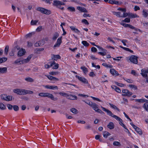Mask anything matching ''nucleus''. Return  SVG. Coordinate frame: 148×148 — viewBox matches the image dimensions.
Returning a JSON list of instances; mask_svg holds the SVG:
<instances>
[{"label": "nucleus", "instance_id": "nucleus-9", "mask_svg": "<svg viewBox=\"0 0 148 148\" xmlns=\"http://www.w3.org/2000/svg\"><path fill=\"white\" fill-rule=\"evenodd\" d=\"M76 77L79 80L84 83L86 84H88V81L84 77H81L77 75H76Z\"/></svg>", "mask_w": 148, "mask_h": 148}, {"label": "nucleus", "instance_id": "nucleus-44", "mask_svg": "<svg viewBox=\"0 0 148 148\" xmlns=\"http://www.w3.org/2000/svg\"><path fill=\"white\" fill-rule=\"evenodd\" d=\"M133 100H134L137 102H138L140 103H143L145 101V100L143 99H133Z\"/></svg>", "mask_w": 148, "mask_h": 148}, {"label": "nucleus", "instance_id": "nucleus-21", "mask_svg": "<svg viewBox=\"0 0 148 148\" xmlns=\"http://www.w3.org/2000/svg\"><path fill=\"white\" fill-rule=\"evenodd\" d=\"M45 43V41L44 40H41L39 41L38 43H36L35 45L36 46H42Z\"/></svg>", "mask_w": 148, "mask_h": 148}, {"label": "nucleus", "instance_id": "nucleus-12", "mask_svg": "<svg viewBox=\"0 0 148 148\" xmlns=\"http://www.w3.org/2000/svg\"><path fill=\"white\" fill-rule=\"evenodd\" d=\"M147 74H148V70H146L145 69H142L141 74L143 77H147L148 76Z\"/></svg>", "mask_w": 148, "mask_h": 148}, {"label": "nucleus", "instance_id": "nucleus-23", "mask_svg": "<svg viewBox=\"0 0 148 148\" xmlns=\"http://www.w3.org/2000/svg\"><path fill=\"white\" fill-rule=\"evenodd\" d=\"M101 51H103V52H99L98 53L102 56H105L106 55L107 53V51L106 49H104L102 48H101Z\"/></svg>", "mask_w": 148, "mask_h": 148}, {"label": "nucleus", "instance_id": "nucleus-62", "mask_svg": "<svg viewBox=\"0 0 148 148\" xmlns=\"http://www.w3.org/2000/svg\"><path fill=\"white\" fill-rule=\"evenodd\" d=\"M42 26H39L36 29V30L38 32H39L42 30Z\"/></svg>", "mask_w": 148, "mask_h": 148}, {"label": "nucleus", "instance_id": "nucleus-43", "mask_svg": "<svg viewBox=\"0 0 148 148\" xmlns=\"http://www.w3.org/2000/svg\"><path fill=\"white\" fill-rule=\"evenodd\" d=\"M128 16L132 18H135L137 17V15L136 14H134L132 13L129 14Z\"/></svg>", "mask_w": 148, "mask_h": 148}, {"label": "nucleus", "instance_id": "nucleus-51", "mask_svg": "<svg viewBox=\"0 0 148 148\" xmlns=\"http://www.w3.org/2000/svg\"><path fill=\"white\" fill-rule=\"evenodd\" d=\"M126 12H123V14H122V17H125L127 16H128L129 14H128L127 13H125Z\"/></svg>", "mask_w": 148, "mask_h": 148}, {"label": "nucleus", "instance_id": "nucleus-40", "mask_svg": "<svg viewBox=\"0 0 148 148\" xmlns=\"http://www.w3.org/2000/svg\"><path fill=\"white\" fill-rule=\"evenodd\" d=\"M113 145L115 146H120L121 145L120 143L118 141H114L113 143Z\"/></svg>", "mask_w": 148, "mask_h": 148}, {"label": "nucleus", "instance_id": "nucleus-36", "mask_svg": "<svg viewBox=\"0 0 148 148\" xmlns=\"http://www.w3.org/2000/svg\"><path fill=\"white\" fill-rule=\"evenodd\" d=\"M143 107L146 111H148V102L145 103L143 105Z\"/></svg>", "mask_w": 148, "mask_h": 148}, {"label": "nucleus", "instance_id": "nucleus-55", "mask_svg": "<svg viewBox=\"0 0 148 148\" xmlns=\"http://www.w3.org/2000/svg\"><path fill=\"white\" fill-rule=\"evenodd\" d=\"M82 22L84 23L86 25H88L89 24V23L85 19H84L83 20H82Z\"/></svg>", "mask_w": 148, "mask_h": 148}, {"label": "nucleus", "instance_id": "nucleus-53", "mask_svg": "<svg viewBox=\"0 0 148 148\" xmlns=\"http://www.w3.org/2000/svg\"><path fill=\"white\" fill-rule=\"evenodd\" d=\"M13 108L14 110L15 111H17L19 109V108L18 106H17L14 105L13 106Z\"/></svg>", "mask_w": 148, "mask_h": 148}, {"label": "nucleus", "instance_id": "nucleus-33", "mask_svg": "<svg viewBox=\"0 0 148 148\" xmlns=\"http://www.w3.org/2000/svg\"><path fill=\"white\" fill-rule=\"evenodd\" d=\"M0 108L1 110H4L6 108L5 106L2 103H0Z\"/></svg>", "mask_w": 148, "mask_h": 148}, {"label": "nucleus", "instance_id": "nucleus-29", "mask_svg": "<svg viewBox=\"0 0 148 148\" xmlns=\"http://www.w3.org/2000/svg\"><path fill=\"white\" fill-rule=\"evenodd\" d=\"M55 64V62H53L50 65H49L48 64H46L45 65V67L46 69H48L50 67H51L53 66L54 64Z\"/></svg>", "mask_w": 148, "mask_h": 148}, {"label": "nucleus", "instance_id": "nucleus-7", "mask_svg": "<svg viewBox=\"0 0 148 148\" xmlns=\"http://www.w3.org/2000/svg\"><path fill=\"white\" fill-rule=\"evenodd\" d=\"M129 60L130 62L134 64H137L138 63V57L136 56L132 55L130 57Z\"/></svg>", "mask_w": 148, "mask_h": 148}, {"label": "nucleus", "instance_id": "nucleus-11", "mask_svg": "<svg viewBox=\"0 0 148 148\" xmlns=\"http://www.w3.org/2000/svg\"><path fill=\"white\" fill-rule=\"evenodd\" d=\"M44 86L46 88L53 90H58V86H56L47 85L45 86Z\"/></svg>", "mask_w": 148, "mask_h": 148}, {"label": "nucleus", "instance_id": "nucleus-38", "mask_svg": "<svg viewBox=\"0 0 148 148\" xmlns=\"http://www.w3.org/2000/svg\"><path fill=\"white\" fill-rule=\"evenodd\" d=\"M110 135V134L107 132H105L103 134V136L104 137L107 138V137Z\"/></svg>", "mask_w": 148, "mask_h": 148}, {"label": "nucleus", "instance_id": "nucleus-22", "mask_svg": "<svg viewBox=\"0 0 148 148\" xmlns=\"http://www.w3.org/2000/svg\"><path fill=\"white\" fill-rule=\"evenodd\" d=\"M107 127L110 129H112L114 127V124L112 122H110L107 125Z\"/></svg>", "mask_w": 148, "mask_h": 148}, {"label": "nucleus", "instance_id": "nucleus-8", "mask_svg": "<svg viewBox=\"0 0 148 148\" xmlns=\"http://www.w3.org/2000/svg\"><path fill=\"white\" fill-rule=\"evenodd\" d=\"M122 92L123 93L122 95L123 96L130 97L132 95V92H130L127 89H123L122 90Z\"/></svg>", "mask_w": 148, "mask_h": 148}, {"label": "nucleus", "instance_id": "nucleus-24", "mask_svg": "<svg viewBox=\"0 0 148 148\" xmlns=\"http://www.w3.org/2000/svg\"><path fill=\"white\" fill-rule=\"evenodd\" d=\"M135 130L140 135H142V132L141 130L138 127L136 126V127L134 128Z\"/></svg>", "mask_w": 148, "mask_h": 148}, {"label": "nucleus", "instance_id": "nucleus-50", "mask_svg": "<svg viewBox=\"0 0 148 148\" xmlns=\"http://www.w3.org/2000/svg\"><path fill=\"white\" fill-rule=\"evenodd\" d=\"M59 73L58 71L57 72H50L49 73V74L50 75H58Z\"/></svg>", "mask_w": 148, "mask_h": 148}, {"label": "nucleus", "instance_id": "nucleus-10", "mask_svg": "<svg viewBox=\"0 0 148 148\" xmlns=\"http://www.w3.org/2000/svg\"><path fill=\"white\" fill-rule=\"evenodd\" d=\"M46 97H48L54 101H56L58 99V98L56 97L55 98L52 94L48 92H46Z\"/></svg>", "mask_w": 148, "mask_h": 148}, {"label": "nucleus", "instance_id": "nucleus-49", "mask_svg": "<svg viewBox=\"0 0 148 148\" xmlns=\"http://www.w3.org/2000/svg\"><path fill=\"white\" fill-rule=\"evenodd\" d=\"M68 9L71 12H75V8L72 7H69L68 8Z\"/></svg>", "mask_w": 148, "mask_h": 148}, {"label": "nucleus", "instance_id": "nucleus-15", "mask_svg": "<svg viewBox=\"0 0 148 148\" xmlns=\"http://www.w3.org/2000/svg\"><path fill=\"white\" fill-rule=\"evenodd\" d=\"M45 76L50 80L53 81H58L59 80L58 78L53 77L49 75H46Z\"/></svg>", "mask_w": 148, "mask_h": 148}, {"label": "nucleus", "instance_id": "nucleus-19", "mask_svg": "<svg viewBox=\"0 0 148 148\" xmlns=\"http://www.w3.org/2000/svg\"><path fill=\"white\" fill-rule=\"evenodd\" d=\"M110 72L112 75H114L118 76L119 75L118 72L114 69H111Z\"/></svg>", "mask_w": 148, "mask_h": 148}, {"label": "nucleus", "instance_id": "nucleus-48", "mask_svg": "<svg viewBox=\"0 0 148 148\" xmlns=\"http://www.w3.org/2000/svg\"><path fill=\"white\" fill-rule=\"evenodd\" d=\"M38 22V20L34 21L33 20H32L31 22V24L32 25H36Z\"/></svg>", "mask_w": 148, "mask_h": 148}, {"label": "nucleus", "instance_id": "nucleus-2", "mask_svg": "<svg viewBox=\"0 0 148 148\" xmlns=\"http://www.w3.org/2000/svg\"><path fill=\"white\" fill-rule=\"evenodd\" d=\"M101 108H102V110L106 112L108 115L111 116L112 117L115 118V119H116L118 121L121 120V119L120 117H119L118 116H116V115L113 114V113H112V112L110 110H108V109H107L106 108H104L102 106H101Z\"/></svg>", "mask_w": 148, "mask_h": 148}, {"label": "nucleus", "instance_id": "nucleus-31", "mask_svg": "<svg viewBox=\"0 0 148 148\" xmlns=\"http://www.w3.org/2000/svg\"><path fill=\"white\" fill-rule=\"evenodd\" d=\"M70 111L73 113L77 114L78 113L77 110L74 108H73L70 109Z\"/></svg>", "mask_w": 148, "mask_h": 148}, {"label": "nucleus", "instance_id": "nucleus-61", "mask_svg": "<svg viewBox=\"0 0 148 148\" xmlns=\"http://www.w3.org/2000/svg\"><path fill=\"white\" fill-rule=\"evenodd\" d=\"M33 45V43H32L29 41H28L27 42V46L28 47L32 46Z\"/></svg>", "mask_w": 148, "mask_h": 148}, {"label": "nucleus", "instance_id": "nucleus-56", "mask_svg": "<svg viewBox=\"0 0 148 148\" xmlns=\"http://www.w3.org/2000/svg\"><path fill=\"white\" fill-rule=\"evenodd\" d=\"M59 94L62 96L67 97L68 95L67 93L63 92H60L59 93Z\"/></svg>", "mask_w": 148, "mask_h": 148}, {"label": "nucleus", "instance_id": "nucleus-5", "mask_svg": "<svg viewBox=\"0 0 148 148\" xmlns=\"http://www.w3.org/2000/svg\"><path fill=\"white\" fill-rule=\"evenodd\" d=\"M36 10L40 11L41 13L47 14H50L51 11L49 10L44 9L42 8L39 7L37 8Z\"/></svg>", "mask_w": 148, "mask_h": 148}, {"label": "nucleus", "instance_id": "nucleus-52", "mask_svg": "<svg viewBox=\"0 0 148 148\" xmlns=\"http://www.w3.org/2000/svg\"><path fill=\"white\" fill-rule=\"evenodd\" d=\"M102 65L107 67H109V68H112V66L111 65H110L109 64H106L104 63H103Z\"/></svg>", "mask_w": 148, "mask_h": 148}, {"label": "nucleus", "instance_id": "nucleus-17", "mask_svg": "<svg viewBox=\"0 0 148 148\" xmlns=\"http://www.w3.org/2000/svg\"><path fill=\"white\" fill-rule=\"evenodd\" d=\"M25 49H21L19 50L18 52V56H22L25 54Z\"/></svg>", "mask_w": 148, "mask_h": 148}, {"label": "nucleus", "instance_id": "nucleus-13", "mask_svg": "<svg viewBox=\"0 0 148 148\" xmlns=\"http://www.w3.org/2000/svg\"><path fill=\"white\" fill-rule=\"evenodd\" d=\"M109 3L115 5H120L122 3L121 2H119L115 0H109Z\"/></svg>", "mask_w": 148, "mask_h": 148}, {"label": "nucleus", "instance_id": "nucleus-1", "mask_svg": "<svg viewBox=\"0 0 148 148\" xmlns=\"http://www.w3.org/2000/svg\"><path fill=\"white\" fill-rule=\"evenodd\" d=\"M13 92L14 93L19 95H24L27 94H31L33 93L32 91L21 89H14Z\"/></svg>", "mask_w": 148, "mask_h": 148}, {"label": "nucleus", "instance_id": "nucleus-41", "mask_svg": "<svg viewBox=\"0 0 148 148\" xmlns=\"http://www.w3.org/2000/svg\"><path fill=\"white\" fill-rule=\"evenodd\" d=\"M53 57L54 60H56L57 59H60L61 58L60 56L59 55H53Z\"/></svg>", "mask_w": 148, "mask_h": 148}, {"label": "nucleus", "instance_id": "nucleus-34", "mask_svg": "<svg viewBox=\"0 0 148 148\" xmlns=\"http://www.w3.org/2000/svg\"><path fill=\"white\" fill-rule=\"evenodd\" d=\"M59 36V34L57 33L56 32L55 33L53 36V40H55Z\"/></svg>", "mask_w": 148, "mask_h": 148}, {"label": "nucleus", "instance_id": "nucleus-37", "mask_svg": "<svg viewBox=\"0 0 148 148\" xmlns=\"http://www.w3.org/2000/svg\"><path fill=\"white\" fill-rule=\"evenodd\" d=\"M7 59V58H6L4 57L2 58H0V64L5 62Z\"/></svg>", "mask_w": 148, "mask_h": 148}, {"label": "nucleus", "instance_id": "nucleus-18", "mask_svg": "<svg viewBox=\"0 0 148 148\" xmlns=\"http://www.w3.org/2000/svg\"><path fill=\"white\" fill-rule=\"evenodd\" d=\"M32 56V55H29L26 59L23 60V63L25 64L28 62L30 60Z\"/></svg>", "mask_w": 148, "mask_h": 148}, {"label": "nucleus", "instance_id": "nucleus-42", "mask_svg": "<svg viewBox=\"0 0 148 148\" xmlns=\"http://www.w3.org/2000/svg\"><path fill=\"white\" fill-rule=\"evenodd\" d=\"M8 50L9 46L8 45H7L6 46L4 50V53L6 55H7L8 54Z\"/></svg>", "mask_w": 148, "mask_h": 148}, {"label": "nucleus", "instance_id": "nucleus-6", "mask_svg": "<svg viewBox=\"0 0 148 148\" xmlns=\"http://www.w3.org/2000/svg\"><path fill=\"white\" fill-rule=\"evenodd\" d=\"M90 106L92 107L93 109L96 112L99 113H102L103 112L101 110L98 108V105L96 103H93Z\"/></svg>", "mask_w": 148, "mask_h": 148}, {"label": "nucleus", "instance_id": "nucleus-64", "mask_svg": "<svg viewBox=\"0 0 148 148\" xmlns=\"http://www.w3.org/2000/svg\"><path fill=\"white\" fill-rule=\"evenodd\" d=\"M7 106L8 108L9 109L12 110V109L13 106L9 104H8Z\"/></svg>", "mask_w": 148, "mask_h": 148}, {"label": "nucleus", "instance_id": "nucleus-39", "mask_svg": "<svg viewBox=\"0 0 148 148\" xmlns=\"http://www.w3.org/2000/svg\"><path fill=\"white\" fill-rule=\"evenodd\" d=\"M109 105L110 106L112 107V108L117 110L118 111H119V108H118L117 107L112 104L110 103H109Z\"/></svg>", "mask_w": 148, "mask_h": 148}, {"label": "nucleus", "instance_id": "nucleus-30", "mask_svg": "<svg viewBox=\"0 0 148 148\" xmlns=\"http://www.w3.org/2000/svg\"><path fill=\"white\" fill-rule=\"evenodd\" d=\"M129 27L131 29H134L136 31H139L140 32H141V31L140 29L136 28L134 27H133V26L130 24L129 25Z\"/></svg>", "mask_w": 148, "mask_h": 148}, {"label": "nucleus", "instance_id": "nucleus-3", "mask_svg": "<svg viewBox=\"0 0 148 148\" xmlns=\"http://www.w3.org/2000/svg\"><path fill=\"white\" fill-rule=\"evenodd\" d=\"M53 4V6L62 10L64 9V7H61V6L65 5V3L63 2L58 0H54Z\"/></svg>", "mask_w": 148, "mask_h": 148}, {"label": "nucleus", "instance_id": "nucleus-25", "mask_svg": "<svg viewBox=\"0 0 148 148\" xmlns=\"http://www.w3.org/2000/svg\"><path fill=\"white\" fill-rule=\"evenodd\" d=\"M112 87L113 88H114L115 90L118 92L119 93L121 92V90L119 88L117 87L116 86H112Z\"/></svg>", "mask_w": 148, "mask_h": 148}, {"label": "nucleus", "instance_id": "nucleus-47", "mask_svg": "<svg viewBox=\"0 0 148 148\" xmlns=\"http://www.w3.org/2000/svg\"><path fill=\"white\" fill-rule=\"evenodd\" d=\"M46 92H41L38 95L41 97H46Z\"/></svg>", "mask_w": 148, "mask_h": 148}, {"label": "nucleus", "instance_id": "nucleus-58", "mask_svg": "<svg viewBox=\"0 0 148 148\" xmlns=\"http://www.w3.org/2000/svg\"><path fill=\"white\" fill-rule=\"evenodd\" d=\"M124 80L125 81H126L127 82L130 83H132L133 82V80H132L131 79H128L126 78L125 79H124Z\"/></svg>", "mask_w": 148, "mask_h": 148}, {"label": "nucleus", "instance_id": "nucleus-26", "mask_svg": "<svg viewBox=\"0 0 148 148\" xmlns=\"http://www.w3.org/2000/svg\"><path fill=\"white\" fill-rule=\"evenodd\" d=\"M14 63L15 64H17L19 63V64H23V60H21V59H20L16 60L14 61Z\"/></svg>", "mask_w": 148, "mask_h": 148}, {"label": "nucleus", "instance_id": "nucleus-59", "mask_svg": "<svg viewBox=\"0 0 148 148\" xmlns=\"http://www.w3.org/2000/svg\"><path fill=\"white\" fill-rule=\"evenodd\" d=\"M89 75L91 77H94L96 76V75L93 72H91L89 74Z\"/></svg>", "mask_w": 148, "mask_h": 148}, {"label": "nucleus", "instance_id": "nucleus-60", "mask_svg": "<svg viewBox=\"0 0 148 148\" xmlns=\"http://www.w3.org/2000/svg\"><path fill=\"white\" fill-rule=\"evenodd\" d=\"M123 21L127 23H129L130 21V18H126Z\"/></svg>", "mask_w": 148, "mask_h": 148}, {"label": "nucleus", "instance_id": "nucleus-54", "mask_svg": "<svg viewBox=\"0 0 148 148\" xmlns=\"http://www.w3.org/2000/svg\"><path fill=\"white\" fill-rule=\"evenodd\" d=\"M62 36H61L60 38H59L57 40V42L59 44H61L62 42Z\"/></svg>", "mask_w": 148, "mask_h": 148}, {"label": "nucleus", "instance_id": "nucleus-4", "mask_svg": "<svg viewBox=\"0 0 148 148\" xmlns=\"http://www.w3.org/2000/svg\"><path fill=\"white\" fill-rule=\"evenodd\" d=\"M1 99L6 101H11L12 100L13 97L11 95H7L6 94H2L0 95ZM13 99L14 98H13Z\"/></svg>", "mask_w": 148, "mask_h": 148}, {"label": "nucleus", "instance_id": "nucleus-63", "mask_svg": "<svg viewBox=\"0 0 148 148\" xmlns=\"http://www.w3.org/2000/svg\"><path fill=\"white\" fill-rule=\"evenodd\" d=\"M118 10H120L122 12H126V10L125 8H119L118 9Z\"/></svg>", "mask_w": 148, "mask_h": 148}, {"label": "nucleus", "instance_id": "nucleus-20", "mask_svg": "<svg viewBox=\"0 0 148 148\" xmlns=\"http://www.w3.org/2000/svg\"><path fill=\"white\" fill-rule=\"evenodd\" d=\"M77 9L82 12H87L88 11L86 9L84 8L81 7H77Z\"/></svg>", "mask_w": 148, "mask_h": 148}, {"label": "nucleus", "instance_id": "nucleus-16", "mask_svg": "<svg viewBox=\"0 0 148 148\" xmlns=\"http://www.w3.org/2000/svg\"><path fill=\"white\" fill-rule=\"evenodd\" d=\"M7 67H0V74L6 73L7 71Z\"/></svg>", "mask_w": 148, "mask_h": 148}, {"label": "nucleus", "instance_id": "nucleus-27", "mask_svg": "<svg viewBox=\"0 0 148 148\" xmlns=\"http://www.w3.org/2000/svg\"><path fill=\"white\" fill-rule=\"evenodd\" d=\"M25 79L26 81L29 82H32L34 81V79L30 77H26Z\"/></svg>", "mask_w": 148, "mask_h": 148}, {"label": "nucleus", "instance_id": "nucleus-45", "mask_svg": "<svg viewBox=\"0 0 148 148\" xmlns=\"http://www.w3.org/2000/svg\"><path fill=\"white\" fill-rule=\"evenodd\" d=\"M128 86L131 88H134L135 90H137V87L134 85L130 84Z\"/></svg>", "mask_w": 148, "mask_h": 148}, {"label": "nucleus", "instance_id": "nucleus-46", "mask_svg": "<svg viewBox=\"0 0 148 148\" xmlns=\"http://www.w3.org/2000/svg\"><path fill=\"white\" fill-rule=\"evenodd\" d=\"M82 43L86 47H88L89 45V44L86 41H83L82 42Z\"/></svg>", "mask_w": 148, "mask_h": 148}, {"label": "nucleus", "instance_id": "nucleus-28", "mask_svg": "<svg viewBox=\"0 0 148 148\" xmlns=\"http://www.w3.org/2000/svg\"><path fill=\"white\" fill-rule=\"evenodd\" d=\"M143 12V15L145 17H147L148 16V11L147 10L144 9Z\"/></svg>", "mask_w": 148, "mask_h": 148}, {"label": "nucleus", "instance_id": "nucleus-35", "mask_svg": "<svg viewBox=\"0 0 148 148\" xmlns=\"http://www.w3.org/2000/svg\"><path fill=\"white\" fill-rule=\"evenodd\" d=\"M62 25H65V23H62L60 25V26L61 27L62 29L63 30V33L62 34V35L64 36L66 34V32L65 31L64 29V28L63 26H62Z\"/></svg>", "mask_w": 148, "mask_h": 148}, {"label": "nucleus", "instance_id": "nucleus-57", "mask_svg": "<svg viewBox=\"0 0 148 148\" xmlns=\"http://www.w3.org/2000/svg\"><path fill=\"white\" fill-rule=\"evenodd\" d=\"M54 65H55L54 66H53L52 67L53 69H58V68L59 67V65L58 64H56L55 63V64Z\"/></svg>", "mask_w": 148, "mask_h": 148}, {"label": "nucleus", "instance_id": "nucleus-32", "mask_svg": "<svg viewBox=\"0 0 148 148\" xmlns=\"http://www.w3.org/2000/svg\"><path fill=\"white\" fill-rule=\"evenodd\" d=\"M81 69L82 70L84 73H86L88 71L87 68L85 66H82L81 67Z\"/></svg>", "mask_w": 148, "mask_h": 148}, {"label": "nucleus", "instance_id": "nucleus-14", "mask_svg": "<svg viewBox=\"0 0 148 148\" xmlns=\"http://www.w3.org/2000/svg\"><path fill=\"white\" fill-rule=\"evenodd\" d=\"M67 98L70 100H77V97L76 95H67Z\"/></svg>", "mask_w": 148, "mask_h": 148}]
</instances>
